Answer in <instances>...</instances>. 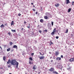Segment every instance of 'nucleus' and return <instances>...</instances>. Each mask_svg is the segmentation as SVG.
<instances>
[{
  "label": "nucleus",
  "mask_w": 74,
  "mask_h": 74,
  "mask_svg": "<svg viewBox=\"0 0 74 74\" xmlns=\"http://www.w3.org/2000/svg\"><path fill=\"white\" fill-rule=\"evenodd\" d=\"M11 64L12 65H14V66H16V69L18 67V65L19 64V63L16 61L15 60H13L11 61Z\"/></svg>",
  "instance_id": "nucleus-1"
},
{
  "label": "nucleus",
  "mask_w": 74,
  "mask_h": 74,
  "mask_svg": "<svg viewBox=\"0 0 74 74\" xmlns=\"http://www.w3.org/2000/svg\"><path fill=\"white\" fill-rule=\"evenodd\" d=\"M49 71H50L51 72H53L54 71H55V69L54 68H51L49 69Z\"/></svg>",
  "instance_id": "nucleus-2"
},
{
  "label": "nucleus",
  "mask_w": 74,
  "mask_h": 74,
  "mask_svg": "<svg viewBox=\"0 0 74 74\" xmlns=\"http://www.w3.org/2000/svg\"><path fill=\"white\" fill-rule=\"evenodd\" d=\"M39 58L40 60H42V59H44L45 58V57H44V56H43L42 57H39Z\"/></svg>",
  "instance_id": "nucleus-3"
},
{
  "label": "nucleus",
  "mask_w": 74,
  "mask_h": 74,
  "mask_svg": "<svg viewBox=\"0 0 74 74\" xmlns=\"http://www.w3.org/2000/svg\"><path fill=\"white\" fill-rule=\"evenodd\" d=\"M37 68V66H36V65H34V66H33V71H35V69H36Z\"/></svg>",
  "instance_id": "nucleus-4"
},
{
  "label": "nucleus",
  "mask_w": 74,
  "mask_h": 74,
  "mask_svg": "<svg viewBox=\"0 0 74 74\" xmlns=\"http://www.w3.org/2000/svg\"><path fill=\"white\" fill-rule=\"evenodd\" d=\"M61 58L60 57H58L56 58V60L58 61H60L61 60Z\"/></svg>",
  "instance_id": "nucleus-5"
},
{
  "label": "nucleus",
  "mask_w": 74,
  "mask_h": 74,
  "mask_svg": "<svg viewBox=\"0 0 74 74\" xmlns=\"http://www.w3.org/2000/svg\"><path fill=\"white\" fill-rule=\"evenodd\" d=\"M70 61L71 62H72L74 61V58H71L70 59Z\"/></svg>",
  "instance_id": "nucleus-6"
},
{
  "label": "nucleus",
  "mask_w": 74,
  "mask_h": 74,
  "mask_svg": "<svg viewBox=\"0 0 74 74\" xmlns=\"http://www.w3.org/2000/svg\"><path fill=\"white\" fill-rule=\"evenodd\" d=\"M50 15V14L49 13L47 12V13H46L45 14L46 16H48V17Z\"/></svg>",
  "instance_id": "nucleus-7"
},
{
  "label": "nucleus",
  "mask_w": 74,
  "mask_h": 74,
  "mask_svg": "<svg viewBox=\"0 0 74 74\" xmlns=\"http://www.w3.org/2000/svg\"><path fill=\"white\" fill-rule=\"evenodd\" d=\"M44 18L45 19H49V18H48V16H44Z\"/></svg>",
  "instance_id": "nucleus-8"
},
{
  "label": "nucleus",
  "mask_w": 74,
  "mask_h": 74,
  "mask_svg": "<svg viewBox=\"0 0 74 74\" xmlns=\"http://www.w3.org/2000/svg\"><path fill=\"white\" fill-rule=\"evenodd\" d=\"M10 63H11V60L9 59L8 60V61L7 62V64H10Z\"/></svg>",
  "instance_id": "nucleus-9"
},
{
  "label": "nucleus",
  "mask_w": 74,
  "mask_h": 74,
  "mask_svg": "<svg viewBox=\"0 0 74 74\" xmlns=\"http://www.w3.org/2000/svg\"><path fill=\"white\" fill-rule=\"evenodd\" d=\"M59 5H59V4L58 3V4H56L55 5V6H56V7H59Z\"/></svg>",
  "instance_id": "nucleus-10"
},
{
  "label": "nucleus",
  "mask_w": 74,
  "mask_h": 74,
  "mask_svg": "<svg viewBox=\"0 0 74 74\" xmlns=\"http://www.w3.org/2000/svg\"><path fill=\"white\" fill-rule=\"evenodd\" d=\"M53 73H54V74H58V73L56 71H54L53 72Z\"/></svg>",
  "instance_id": "nucleus-11"
},
{
  "label": "nucleus",
  "mask_w": 74,
  "mask_h": 74,
  "mask_svg": "<svg viewBox=\"0 0 74 74\" xmlns=\"http://www.w3.org/2000/svg\"><path fill=\"white\" fill-rule=\"evenodd\" d=\"M40 22L41 23H43L44 22V20L43 19H41L40 20Z\"/></svg>",
  "instance_id": "nucleus-12"
},
{
  "label": "nucleus",
  "mask_w": 74,
  "mask_h": 74,
  "mask_svg": "<svg viewBox=\"0 0 74 74\" xmlns=\"http://www.w3.org/2000/svg\"><path fill=\"white\" fill-rule=\"evenodd\" d=\"M62 67H63V66H62V65H60L59 66V69H60L61 70H62Z\"/></svg>",
  "instance_id": "nucleus-13"
},
{
  "label": "nucleus",
  "mask_w": 74,
  "mask_h": 74,
  "mask_svg": "<svg viewBox=\"0 0 74 74\" xmlns=\"http://www.w3.org/2000/svg\"><path fill=\"white\" fill-rule=\"evenodd\" d=\"M66 4H69V3H70V1H69V0H66Z\"/></svg>",
  "instance_id": "nucleus-14"
},
{
  "label": "nucleus",
  "mask_w": 74,
  "mask_h": 74,
  "mask_svg": "<svg viewBox=\"0 0 74 74\" xmlns=\"http://www.w3.org/2000/svg\"><path fill=\"white\" fill-rule=\"evenodd\" d=\"M11 26H12V25H14V21H12V22H11Z\"/></svg>",
  "instance_id": "nucleus-15"
},
{
  "label": "nucleus",
  "mask_w": 74,
  "mask_h": 74,
  "mask_svg": "<svg viewBox=\"0 0 74 74\" xmlns=\"http://www.w3.org/2000/svg\"><path fill=\"white\" fill-rule=\"evenodd\" d=\"M48 26H49V27H51V24L50 23H48Z\"/></svg>",
  "instance_id": "nucleus-16"
},
{
  "label": "nucleus",
  "mask_w": 74,
  "mask_h": 74,
  "mask_svg": "<svg viewBox=\"0 0 74 74\" xmlns=\"http://www.w3.org/2000/svg\"><path fill=\"white\" fill-rule=\"evenodd\" d=\"M0 27H1V28H2L3 27H4V25H3V24H2L0 26Z\"/></svg>",
  "instance_id": "nucleus-17"
},
{
  "label": "nucleus",
  "mask_w": 74,
  "mask_h": 74,
  "mask_svg": "<svg viewBox=\"0 0 74 74\" xmlns=\"http://www.w3.org/2000/svg\"><path fill=\"white\" fill-rule=\"evenodd\" d=\"M17 47L16 45H14L13 46V48H16V49L17 48Z\"/></svg>",
  "instance_id": "nucleus-18"
},
{
  "label": "nucleus",
  "mask_w": 74,
  "mask_h": 74,
  "mask_svg": "<svg viewBox=\"0 0 74 74\" xmlns=\"http://www.w3.org/2000/svg\"><path fill=\"white\" fill-rule=\"evenodd\" d=\"M53 32H54L55 33H56V32H57V30H56V28L54 29L53 30Z\"/></svg>",
  "instance_id": "nucleus-19"
},
{
  "label": "nucleus",
  "mask_w": 74,
  "mask_h": 74,
  "mask_svg": "<svg viewBox=\"0 0 74 74\" xmlns=\"http://www.w3.org/2000/svg\"><path fill=\"white\" fill-rule=\"evenodd\" d=\"M55 32H54L53 31L51 33V35H52V36H53V35H54V34H55Z\"/></svg>",
  "instance_id": "nucleus-20"
},
{
  "label": "nucleus",
  "mask_w": 74,
  "mask_h": 74,
  "mask_svg": "<svg viewBox=\"0 0 74 74\" xmlns=\"http://www.w3.org/2000/svg\"><path fill=\"white\" fill-rule=\"evenodd\" d=\"M56 55L55 56H57V55H59V53L57 52H56Z\"/></svg>",
  "instance_id": "nucleus-21"
},
{
  "label": "nucleus",
  "mask_w": 74,
  "mask_h": 74,
  "mask_svg": "<svg viewBox=\"0 0 74 74\" xmlns=\"http://www.w3.org/2000/svg\"><path fill=\"white\" fill-rule=\"evenodd\" d=\"M71 8H70V9H69L68 12H70L71 11Z\"/></svg>",
  "instance_id": "nucleus-22"
},
{
  "label": "nucleus",
  "mask_w": 74,
  "mask_h": 74,
  "mask_svg": "<svg viewBox=\"0 0 74 74\" xmlns=\"http://www.w3.org/2000/svg\"><path fill=\"white\" fill-rule=\"evenodd\" d=\"M11 31L12 32H16V30H15L12 29Z\"/></svg>",
  "instance_id": "nucleus-23"
},
{
  "label": "nucleus",
  "mask_w": 74,
  "mask_h": 74,
  "mask_svg": "<svg viewBox=\"0 0 74 74\" xmlns=\"http://www.w3.org/2000/svg\"><path fill=\"white\" fill-rule=\"evenodd\" d=\"M11 50V49L9 48L7 49V51L8 52L9 51H10V50Z\"/></svg>",
  "instance_id": "nucleus-24"
},
{
  "label": "nucleus",
  "mask_w": 74,
  "mask_h": 74,
  "mask_svg": "<svg viewBox=\"0 0 74 74\" xmlns=\"http://www.w3.org/2000/svg\"><path fill=\"white\" fill-rule=\"evenodd\" d=\"M5 58H6L5 57L3 56V60H4V61H5Z\"/></svg>",
  "instance_id": "nucleus-25"
},
{
  "label": "nucleus",
  "mask_w": 74,
  "mask_h": 74,
  "mask_svg": "<svg viewBox=\"0 0 74 74\" xmlns=\"http://www.w3.org/2000/svg\"><path fill=\"white\" fill-rule=\"evenodd\" d=\"M44 32H46V33H47V32H48V30L46 29H45V30H44V31H43Z\"/></svg>",
  "instance_id": "nucleus-26"
},
{
  "label": "nucleus",
  "mask_w": 74,
  "mask_h": 74,
  "mask_svg": "<svg viewBox=\"0 0 74 74\" xmlns=\"http://www.w3.org/2000/svg\"><path fill=\"white\" fill-rule=\"evenodd\" d=\"M68 32H69V30L68 29H66V31L65 32L66 33H68Z\"/></svg>",
  "instance_id": "nucleus-27"
},
{
  "label": "nucleus",
  "mask_w": 74,
  "mask_h": 74,
  "mask_svg": "<svg viewBox=\"0 0 74 74\" xmlns=\"http://www.w3.org/2000/svg\"><path fill=\"white\" fill-rule=\"evenodd\" d=\"M10 45H12V44H13V43H12V42H10Z\"/></svg>",
  "instance_id": "nucleus-28"
},
{
  "label": "nucleus",
  "mask_w": 74,
  "mask_h": 74,
  "mask_svg": "<svg viewBox=\"0 0 74 74\" xmlns=\"http://www.w3.org/2000/svg\"><path fill=\"white\" fill-rule=\"evenodd\" d=\"M29 59L31 60H33V59H32V57L29 58Z\"/></svg>",
  "instance_id": "nucleus-29"
},
{
  "label": "nucleus",
  "mask_w": 74,
  "mask_h": 74,
  "mask_svg": "<svg viewBox=\"0 0 74 74\" xmlns=\"http://www.w3.org/2000/svg\"><path fill=\"white\" fill-rule=\"evenodd\" d=\"M27 28H28V29H30V25L28 26H27Z\"/></svg>",
  "instance_id": "nucleus-30"
},
{
  "label": "nucleus",
  "mask_w": 74,
  "mask_h": 74,
  "mask_svg": "<svg viewBox=\"0 0 74 74\" xmlns=\"http://www.w3.org/2000/svg\"><path fill=\"white\" fill-rule=\"evenodd\" d=\"M51 44L50 45H51V44H53V42H52L51 41V40L50 41Z\"/></svg>",
  "instance_id": "nucleus-31"
},
{
  "label": "nucleus",
  "mask_w": 74,
  "mask_h": 74,
  "mask_svg": "<svg viewBox=\"0 0 74 74\" xmlns=\"http://www.w3.org/2000/svg\"><path fill=\"white\" fill-rule=\"evenodd\" d=\"M29 64H33V62H31V61H30L29 62Z\"/></svg>",
  "instance_id": "nucleus-32"
},
{
  "label": "nucleus",
  "mask_w": 74,
  "mask_h": 74,
  "mask_svg": "<svg viewBox=\"0 0 74 74\" xmlns=\"http://www.w3.org/2000/svg\"><path fill=\"white\" fill-rule=\"evenodd\" d=\"M56 39H58L59 38V36H57L56 37Z\"/></svg>",
  "instance_id": "nucleus-33"
},
{
  "label": "nucleus",
  "mask_w": 74,
  "mask_h": 74,
  "mask_svg": "<svg viewBox=\"0 0 74 74\" xmlns=\"http://www.w3.org/2000/svg\"><path fill=\"white\" fill-rule=\"evenodd\" d=\"M72 5H74V1H73L72 2Z\"/></svg>",
  "instance_id": "nucleus-34"
},
{
  "label": "nucleus",
  "mask_w": 74,
  "mask_h": 74,
  "mask_svg": "<svg viewBox=\"0 0 74 74\" xmlns=\"http://www.w3.org/2000/svg\"><path fill=\"white\" fill-rule=\"evenodd\" d=\"M8 34V35L9 36H11V33L10 32H9Z\"/></svg>",
  "instance_id": "nucleus-35"
},
{
  "label": "nucleus",
  "mask_w": 74,
  "mask_h": 74,
  "mask_svg": "<svg viewBox=\"0 0 74 74\" xmlns=\"http://www.w3.org/2000/svg\"><path fill=\"white\" fill-rule=\"evenodd\" d=\"M51 25L52 26H53V22H51Z\"/></svg>",
  "instance_id": "nucleus-36"
},
{
  "label": "nucleus",
  "mask_w": 74,
  "mask_h": 74,
  "mask_svg": "<svg viewBox=\"0 0 74 74\" xmlns=\"http://www.w3.org/2000/svg\"><path fill=\"white\" fill-rule=\"evenodd\" d=\"M61 58H63V56L62 55L61 56Z\"/></svg>",
  "instance_id": "nucleus-37"
},
{
  "label": "nucleus",
  "mask_w": 74,
  "mask_h": 74,
  "mask_svg": "<svg viewBox=\"0 0 74 74\" xmlns=\"http://www.w3.org/2000/svg\"><path fill=\"white\" fill-rule=\"evenodd\" d=\"M39 53H40V54L41 55H44V53H43V54H41V53L40 52H39Z\"/></svg>",
  "instance_id": "nucleus-38"
},
{
  "label": "nucleus",
  "mask_w": 74,
  "mask_h": 74,
  "mask_svg": "<svg viewBox=\"0 0 74 74\" xmlns=\"http://www.w3.org/2000/svg\"><path fill=\"white\" fill-rule=\"evenodd\" d=\"M31 55L32 56H33L34 55V53H31Z\"/></svg>",
  "instance_id": "nucleus-39"
},
{
  "label": "nucleus",
  "mask_w": 74,
  "mask_h": 74,
  "mask_svg": "<svg viewBox=\"0 0 74 74\" xmlns=\"http://www.w3.org/2000/svg\"><path fill=\"white\" fill-rule=\"evenodd\" d=\"M18 16H21V14L20 13H19L18 14Z\"/></svg>",
  "instance_id": "nucleus-40"
},
{
  "label": "nucleus",
  "mask_w": 74,
  "mask_h": 74,
  "mask_svg": "<svg viewBox=\"0 0 74 74\" xmlns=\"http://www.w3.org/2000/svg\"><path fill=\"white\" fill-rule=\"evenodd\" d=\"M32 35H34V32H32Z\"/></svg>",
  "instance_id": "nucleus-41"
},
{
  "label": "nucleus",
  "mask_w": 74,
  "mask_h": 74,
  "mask_svg": "<svg viewBox=\"0 0 74 74\" xmlns=\"http://www.w3.org/2000/svg\"><path fill=\"white\" fill-rule=\"evenodd\" d=\"M39 32L40 33H41V30H40L39 31Z\"/></svg>",
  "instance_id": "nucleus-42"
},
{
  "label": "nucleus",
  "mask_w": 74,
  "mask_h": 74,
  "mask_svg": "<svg viewBox=\"0 0 74 74\" xmlns=\"http://www.w3.org/2000/svg\"><path fill=\"white\" fill-rule=\"evenodd\" d=\"M51 62H53V60H51L50 61Z\"/></svg>",
  "instance_id": "nucleus-43"
},
{
  "label": "nucleus",
  "mask_w": 74,
  "mask_h": 74,
  "mask_svg": "<svg viewBox=\"0 0 74 74\" xmlns=\"http://www.w3.org/2000/svg\"><path fill=\"white\" fill-rule=\"evenodd\" d=\"M8 67H11V65H8Z\"/></svg>",
  "instance_id": "nucleus-44"
},
{
  "label": "nucleus",
  "mask_w": 74,
  "mask_h": 74,
  "mask_svg": "<svg viewBox=\"0 0 74 74\" xmlns=\"http://www.w3.org/2000/svg\"><path fill=\"white\" fill-rule=\"evenodd\" d=\"M23 29H23V28H22L21 29V30H22V31H23Z\"/></svg>",
  "instance_id": "nucleus-45"
},
{
  "label": "nucleus",
  "mask_w": 74,
  "mask_h": 74,
  "mask_svg": "<svg viewBox=\"0 0 74 74\" xmlns=\"http://www.w3.org/2000/svg\"><path fill=\"white\" fill-rule=\"evenodd\" d=\"M14 51V49H12L11 50V52H13V51Z\"/></svg>",
  "instance_id": "nucleus-46"
},
{
  "label": "nucleus",
  "mask_w": 74,
  "mask_h": 74,
  "mask_svg": "<svg viewBox=\"0 0 74 74\" xmlns=\"http://www.w3.org/2000/svg\"><path fill=\"white\" fill-rule=\"evenodd\" d=\"M24 24H26V21H25L24 22Z\"/></svg>",
  "instance_id": "nucleus-47"
},
{
  "label": "nucleus",
  "mask_w": 74,
  "mask_h": 74,
  "mask_svg": "<svg viewBox=\"0 0 74 74\" xmlns=\"http://www.w3.org/2000/svg\"><path fill=\"white\" fill-rule=\"evenodd\" d=\"M32 10H33L34 11H36V10L34 9H33Z\"/></svg>",
  "instance_id": "nucleus-48"
},
{
  "label": "nucleus",
  "mask_w": 74,
  "mask_h": 74,
  "mask_svg": "<svg viewBox=\"0 0 74 74\" xmlns=\"http://www.w3.org/2000/svg\"><path fill=\"white\" fill-rule=\"evenodd\" d=\"M49 53L50 54H51V53H52L51 52H49Z\"/></svg>",
  "instance_id": "nucleus-49"
},
{
  "label": "nucleus",
  "mask_w": 74,
  "mask_h": 74,
  "mask_svg": "<svg viewBox=\"0 0 74 74\" xmlns=\"http://www.w3.org/2000/svg\"><path fill=\"white\" fill-rule=\"evenodd\" d=\"M38 14V12H36V14Z\"/></svg>",
  "instance_id": "nucleus-50"
},
{
  "label": "nucleus",
  "mask_w": 74,
  "mask_h": 74,
  "mask_svg": "<svg viewBox=\"0 0 74 74\" xmlns=\"http://www.w3.org/2000/svg\"><path fill=\"white\" fill-rule=\"evenodd\" d=\"M4 47H6L7 46V45H4Z\"/></svg>",
  "instance_id": "nucleus-51"
},
{
  "label": "nucleus",
  "mask_w": 74,
  "mask_h": 74,
  "mask_svg": "<svg viewBox=\"0 0 74 74\" xmlns=\"http://www.w3.org/2000/svg\"><path fill=\"white\" fill-rule=\"evenodd\" d=\"M0 48L1 49H2V48H1V46H0Z\"/></svg>",
  "instance_id": "nucleus-52"
},
{
  "label": "nucleus",
  "mask_w": 74,
  "mask_h": 74,
  "mask_svg": "<svg viewBox=\"0 0 74 74\" xmlns=\"http://www.w3.org/2000/svg\"><path fill=\"white\" fill-rule=\"evenodd\" d=\"M31 4H32V5H33V3H31Z\"/></svg>",
  "instance_id": "nucleus-53"
},
{
  "label": "nucleus",
  "mask_w": 74,
  "mask_h": 74,
  "mask_svg": "<svg viewBox=\"0 0 74 74\" xmlns=\"http://www.w3.org/2000/svg\"><path fill=\"white\" fill-rule=\"evenodd\" d=\"M70 69V67H69V68H68L67 69L68 70H69V69Z\"/></svg>",
  "instance_id": "nucleus-54"
},
{
  "label": "nucleus",
  "mask_w": 74,
  "mask_h": 74,
  "mask_svg": "<svg viewBox=\"0 0 74 74\" xmlns=\"http://www.w3.org/2000/svg\"><path fill=\"white\" fill-rule=\"evenodd\" d=\"M52 58V57H50V59H51V58Z\"/></svg>",
  "instance_id": "nucleus-55"
},
{
  "label": "nucleus",
  "mask_w": 74,
  "mask_h": 74,
  "mask_svg": "<svg viewBox=\"0 0 74 74\" xmlns=\"http://www.w3.org/2000/svg\"><path fill=\"white\" fill-rule=\"evenodd\" d=\"M35 7V6H34V5L33 6V7Z\"/></svg>",
  "instance_id": "nucleus-56"
},
{
  "label": "nucleus",
  "mask_w": 74,
  "mask_h": 74,
  "mask_svg": "<svg viewBox=\"0 0 74 74\" xmlns=\"http://www.w3.org/2000/svg\"><path fill=\"white\" fill-rule=\"evenodd\" d=\"M9 74H12V73H10Z\"/></svg>",
  "instance_id": "nucleus-57"
},
{
  "label": "nucleus",
  "mask_w": 74,
  "mask_h": 74,
  "mask_svg": "<svg viewBox=\"0 0 74 74\" xmlns=\"http://www.w3.org/2000/svg\"><path fill=\"white\" fill-rule=\"evenodd\" d=\"M2 69V68H0V69Z\"/></svg>",
  "instance_id": "nucleus-58"
},
{
  "label": "nucleus",
  "mask_w": 74,
  "mask_h": 74,
  "mask_svg": "<svg viewBox=\"0 0 74 74\" xmlns=\"http://www.w3.org/2000/svg\"><path fill=\"white\" fill-rule=\"evenodd\" d=\"M27 22H29V21H27Z\"/></svg>",
  "instance_id": "nucleus-59"
},
{
  "label": "nucleus",
  "mask_w": 74,
  "mask_h": 74,
  "mask_svg": "<svg viewBox=\"0 0 74 74\" xmlns=\"http://www.w3.org/2000/svg\"><path fill=\"white\" fill-rule=\"evenodd\" d=\"M6 25V24H5V25Z\"/></svg>",
  "instance_id": "nucleus-60"
},
{
  "label": "nucleus",
  "mask_w": 74,
  "mask_h": 74,
  "mask_svg": "<svg viewBox=\"0 0 74 74\" xmlns=\"http://www.w3.org/2000/svg\"><path fill=\"white\" fill-rule=\"evenodd\" d=\"M29 25H30V24H29Z\"/></svg>",
  "instance_id": "nucleus-61"
}]
</instances>
